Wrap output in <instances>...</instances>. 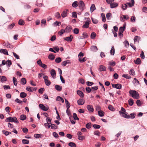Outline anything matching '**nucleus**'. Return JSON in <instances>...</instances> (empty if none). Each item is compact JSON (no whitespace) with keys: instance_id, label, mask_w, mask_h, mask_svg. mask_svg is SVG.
Returning <instances> with one entry per match:
<instances>
[{"instance_id":"obj_25","label":"nucleus","mask_w":147,"mask_h":147,"mask_svg":"<svg viewBox=\"0 0 147 147\" xmlns=\"http://www.w3.org/2000/svg\"><path fill=\"white\" fill-rule=\"evenodd\" d=\"M65 101L66 104V107L67 109H69L70 106V105L68 101L65 98Z\"/></svg>"},{"instance_id":"obj_39","label":"nucleus","mask_w":147,"mask_h":147,"mask_svg":"<svg viewBox=\"0 0 147 147\" xmlns=\"http://www.w3.org/2000/svg\"><path fill=\"white\" fill-rule=\"evenodd\" d=\"M92 124L91 123H88L86 125V128L88 129H89L91 127Z\"/></svg>"},{"instance_id":"obj_37","label":"nucleus","mask_w":147,"mask_h":147,"mask_svg":"<svg viewBox=\"0 0 147 147\" xmlns=\"http://www.w3.org/2000/svg\"><path fill=\"white\" fill-rule=\"evenodd\" d=\"M42 135L41 134H35L34 135V137L36 138H41Z\"/></svg>"},{"instance_id":"obj_24","label":"nucleus","mask_w":147,"mask_h":147,"mask_svg":"<svg viewBox=\"0 0 147 147\" xmlns=\"http://www.w3.org/2000/svg\"><path fill=\"white\" fill-rule=\"evenodd\" d=\"M98 115L101 117H103L105 113L102 111H98Z\"/></svg>"},{"instance_id":"obj_13","label":"nucleus","mask_w":147,"mask_h":147,"mask_svg":"<svg viewBox=\"0 0 147 147\" xmlns=\"http://www.w3.org/2000/svg\"><path fill=\"white\" fill-rule=\"evenodd\" d=\"M90 50L93 52H96L97 51L98 48L96 46H92L90 47Z\"/></svg>"},{"instance_id":"obj_48","label":"nucleus","mask_w":147,"mask_h":147,"mask_svg":"<svg viewBox=\"0 0 147 147\" xmlns=\"http://www.w3.org/2000/svg\"><path fill=\"white\" fill-rule=\"evenodd\" d=\"M22 142L23 144H27L29 143V141L26 139H23L22 140Z\"/></svg>"},{"instance_id":"obj_59","label":"nucleus","mask_w":147,"mask_h":147,"mask_svg":"<svg viewBox=\"0 0 147 147\" xmlns=\"http://www.w3.org/2000/svg\"><path fill=\"white\" fill-rule=\"evenodd\" d=\"M91 19L93 23L94 24H97L98 22V20L96 19H94L92 17L91 18Z\"/></svg>"},{"instance_id":"obj_35","label":"nucleus","mask_w":147,"mask_h":147,"mask_svg":"<svg viewBox=\"0 0 147 147\" xmlns=\"http://www.w3.org/2000/svg\"><path fill=\"white\" fill-rule=\"evenodd\" d=\"M13 83L14 85L15 86H16L18 82L17 79L14 77H13Z\"/></svg>"},{"instance_id":"obj_10","label":"nucleus","mask_w":147,"mask_h":147,"mask_svg":"<svg viewBox=\"0 0 147 147\" xmlns=\"http://www.w3.org/2000/svg\"><path fill=\"white\" fill-rule=\"evenodd\" d=\"M69 11L67 9L65 10L61 14L62 17L63 18H65L67 16V13Z\"/></svg>"},{"instance_id":"obj_44","label":"nucleus","mask_w":147,"mask_h":147,"mask_svg":"<svg viewBox=\"0 0 147 147\" xmlns=\"http://www.w3.org/2000/svg\"><path fill=\"white\" fill-rule=\"evenodd\" d=\"M93 127L95 129H98L100 127V126L98 125L94 124L92 125Z\"/></svg>"},{"instance_id":"obj_58","label":"nucleus","mask_w":147,"mask_h":147,"mask_svg":"<svg viewBox=\"0 0 147 147\" xmlns=\"http://www.w3.org/2000/svg\"><path fill=\"white\" fill-rule=\"evenodd\" d=\"M72 17L75 18H77V15L76 12L74 11L72 13Z\"/></svg>"},{"instance_id":"obj_36","label":"nucleus","mask_w":147,"mask_h":147,"mask_svg":"<svg viewBox=\"0 0 147 147\" xmlns=\"http://www.w3.org/2000/svg\"><path fill=\"white\" fill-rule=\"evenodd\" d=\"M101 16L102 17V21L103 22H105L106 20L105 14L103 13H102L101 14Z\"/></svg>"},{"instance_id":"obj_12","label":"nucleus","mask_w":147,"mask_h":147,"mask_svg":"<svg viewBox=\"0 0 147 147\" xmlns=\"http://www.w3.org/2000/svg\"><path fill=\"white\" fill-rule=\"evenodd\" d=\"M71 27L70 26H68L66 27L65 30L66 33H69L71 32Z\"/></svg>"},{"instance_id":"obj_42","label":"nucleus","mask_w":147,"mask_h":147,"mask_svg":"<svg viewBox=\"0 0 147 147\" xmlns=\"http://www.w3.org/2000/svg\"><path fill=\"white\" fill-rule=\"evenodd\" d=\"M18 24L20 25H24L25 23L23 20L20 19L19 21Z\"/></svg>"},{"instance_id":"obj_31","label":"nucleus","mask_w":147,"mask_h":147,"mask_svg":"<svg viewBox=\"0 0 147 147\" xmlns=\"http://www.w3.org/2000/svg\"><path fill=\"white\" fill-rule=\"evenodd\" d=\"M35 88L33 87H26V90L29 92H32L34 90Z\"/></svg>"},{"instance_id":"obj_16","label":"nucleus","mask_w":147,"mask_h":147,"mask_svg":"<svg viewBox=\"0 0 147 147\" xmlns=\"http://www.w3.org/2000/svg\"><path fill=\"white\" fill-rule=\"evenodd\" d=\"M99 70L100 71H105L106 68L103 65H100L99 66Z\"/></svg>"},{"instance_id":"obj_52","label":"nucleus","mask_w":147,"mask_h":147,"mask_svg":"<svg viewBox=\"0 0 147 147\" xmlns=\"http://www.w3.org/2000/svg\"><path fill=\"white\" fill-rule=\"evenodd\" d=\"M77 1H75L74 3H73L72 4V5L73 7H76L78 6V4H77Z\"/></svg>"},{"instance_id":"obj_38","label":"nucleus","mask_w":147,"mask_h":147,"mask_svg":"<svg viewBox=\"0 0 147 147\" xmlns=\"http://www.w3.org/2000/svg\"><path fill=\"white\" fill-rule=\"evenodd\" d=\"M0 77H1V78L0 81H1L2 82H5L7 81V78L5 76H2Z\"/></svg>"},{"instance_id":"obj_47","label":"nucleus","mask_w":147,"mask_h":147,"mask_svg":"<svg viewBox=\"0 0 147 147\" xmlns=\"http://www.w3.org/2000/svg\"><path fill=\"white\" fill-rule=\"evenodd\" d=\"M73 117L74 120H79V119L78 117L77 114L75 113H74L73 114Z\"/></svg>"},{"instance_id":"obj_18","label":"nucleus","mask_w":147,"mask_h":147,"mask_svg":"<svg viewBox=\"0 0 147 147\" xmlns=\"http://www.w3.org/2000/svg\"><path fill=\"white\" fill-rule=\"evenodd\" d=\"M118 4L116 3H112L110 4V7L111 8H113L116 7L118 6Z\"/></svg>"},{"instance_id":"obj_9","label":"nucleus","mask_w":147,"mask_h":147,"mask_svg":"<svg viewBox=\"0 0 147 147\" xmlns=\"http://www.w3.org/2000/svg\"><path fill=\"white\" fill-rule=\"evenodd\" d=\"M50 73L52 77L53 78H55L56 74L55 70L53 69H52L51 70Z\"/></svg>"},{"instance_id":"obj_17","label":"nucleus","mask_w":147,"mask_h":147,"mask_svg":"<svg viewBox=\"0 0 147 147\" xmlns=\"http://www.w3.org/2000/svg\"><path fill=\"white\" fill-rule=\"evenodd\" d=\"M48 58L49 59L53 60L54 59L55 56L53 54L51 53L48 56Z\"/></svg>"},{"instance_id":"obj_11","label":"nucleus","mask_w":147,"mask_h":147,"mask_svg":"<svg viewBox=\"0 0 147 147\" xmlns=\"http://www.w3.org/2000/svg\"><path fill=\"white\" fill-rule=\"evenodd\" d=\"M87 108L89 112H92L94 111V109L92 105H88Z\"/></svg>"},{"instance_id":"obj_64","label":"nucleus","mask_w":147,"mask_h":147,"mask_svg":"<svg viewBox=\"0 0 147 147\" xmlns=\"http://www.w3.org/2000/svg\"><path fill=\"white\" fill-rule=\"evenodd\" d=\"M124 43L125 44V46L126 47H128L129 46V43L127 41L125 40L124 42Z\"/></svg>"},{"instance_id":"obj_33","label":"nucleus","mask_w":147,"mask_h":147,"mask_svg":"<svg viewBox=\"0 0 147 147\" xmlns=\"http://www.w3.org/2000/svg\"><path fill=\"white\" fill-rule=\"evenodd\" d=\"M115 64V61H113L109 62V65L110 66H114Z\"/></svg>"},{"instance_id":"obj_57","label":"nucleus","mask_w":147,"mask_h":147,"mask_svg":"<svg viewBox=\"0 0 147 147\" xmlns=\"http://www.w3.org/2000/svg\"><path fill=\"white\" fill-rule=\"evenodd\" d=\"M130 118L131 119H134L135 117L136 114L134 113H132L130 114Z\"/></svg>"},{"instance_id":"obj_51","label":"nucleus","mask_w":147,"mask_h":147,"mask_svg":"<svg viewBox=\"0 0 147 147\" xmlns=\"http://www.w3.org/2000/svg\"><path fill=\"white\" fill-rule=\"evenodd\" d=\"M45 82L46 85L47 86H49L51 84V82L48 80H46L45 81Z\"/></svg>"},{"instance_id":"obj_19","label":"nucleus","mask_w":147,"mask_h":147,"mask_svg":"<svg viewBox=\"0 0 147 147\" xmlns=\"http://www.w3.org/2000/svg\"><path fill=\"white\" fill-rule=\"evenodd\" d=\"M20 82L22 84L24 85L26 84V80L25 78H22L21 79Z\"/></svg>"},{"instance_id":"obj_6","label":"nucleus","mask_w":147,"mask_h":147,"mask_svg":"<svg viewBox=\"0 0 147 147\" xmlns=\"http://www.w3.org/2000/svg\"><path fill=\"white\" fill-rule=\"evenodd\" d=\"M88 21H86L85 22V23L83 24L82 26V28H87L89 27V25L90 24L89 22H90V19L89 18H88Z\"/></svg>"},{"instance_id":"obj_30","label":"nucleus","mask_w":147,"mask_h":147,"mask_svg":"<svg viewBox=\"0 0 147 147\" xmlns=\"http://www.w3.org/2000/svg\"><path fill=\"white\" fill-rule=\"evenodd\" d=\"M115 88H116L117 89H120L121 88L122 85L121 84H115Z\"/></svg>"},{"instance_id":"obj_4","label":"nucleus","mask_w":147,"mask_h":147,"mask_svg":"<svg viewBox=\"0 0 147 147\" xmlns=\"http://www.w3.org/2000/svg\"><path fill=\"white\" fill-rule=\"evenodd\" d=\"M119 113L120 115L122 114V116L123 117L127 119H129L130 118V115H127V114H128V113H124L121 111H119Z\"/></svg>"},{"instance_id":"obj_50","label":"nucleus","mask_w":147,"mask_h":147,"mask_svg":"<svg viewBox=\"0 0 147 147\" xmlns=\"http://www.w3.org/2000/svg\"><path fill=\"white\" fill-rule=\"evenodd\" d=\"M96 36V34L94 32H92L91 34L90 37L92 39H94Z\"/></svg>"},{"instance_id":"obj_23","label":"nucleus","mask_w":147,"mask_h":147,"mask_svg":"<svg viewBox=\"0 0 147 147\" xmlns=\"http://www.w3.org/2000/svg\"><path fill=\"white\" fill-rule=\"evenodd\" d=\"M122 16L123 17V18H122V17H121L120 18V20L121 21L123 22L124 21L123 20V19H126L127 20L128 19H129V17L127 15H123Z\"/></svg>"},{"instance_id":"obj_5","label":"nucleus","mask_w":147,"mask_h":147,"mask_svg":"<svg viewBox=\"0 0 147 147\" xmlns=\"http://www.w3.org/2000/svg\"><path fill=\"white\" fill-rule=\"evenodd\" d=\"M39 107L41 109L45 111H47L49 109V107L48 106L45 107L42 104H39Z\"/></svg>"},{"instance_id":"obj_41","label":"nucleus","mask_w":147,"mask_h":147,"mask_svg":"<svg viewBox=\"0 0 147 147\" xmlns=\"http://www.w3.org/2000/svg\"><path fill=\"white\" fill-rule=\"evenodd\" d=\"M122 77L128 79H129L131 78V77L128 74H124L122 75Z\"/></svg>"},{"instance_id":"obj_2","label":"nucleus","mask_w":147,"mask_h":147,"mask_svg":"<svg viewBox=\"0 0 147 147\" xmlns=\"http://www.w3.org/2000/svg\"><path fill=\"white\" fill-rule=\"evenodd\" d=\"M6 122H14L16 123H18L19 121L17 120V119L16 117H9L7 118L5 120Z\"/></svg>"},{"instance_id":"obj_8","label":"nucleus","mask_w":147,"mask_h":147,"mask_svg":"<svg viewBox=\"0 0 147 147\" xmlns=\"http://www.w3.org/2000/svg\"><path fill=\"white\" fill-rule=\"evenodd\" d=\"M77 102L79 105H82L84 103L85 101L83 99L80 98L77 100Z\"/></svg>"},{"instance_id":"obj_14","label":"nucleus","mask_w":147,"mask_h":147,"mask_svg":"<svg viewBox=\"0 0 147 147\" xmlns=\"http://www.w3.org/2000/svg\"><path fill=\"white\" fill-rule=\"evenodd\" d=\"M77 93L81 97L83 98L84 97V94L82 91L78 90L77 91Z\"/></svg>"},{"instance_id":"obj_15","label":"nucleus","mask_w":147,"mask_h":147,"mask_svg":"<svg viewBox=\"0 0 147 147\" xmlns=\"http://www.w3.org/2000/svg\"><path fill=\"white\" fill-rule=\"evenodd\" d=\"M125 26H123V27H120L118 33L123 34L124 31L125 30Z\"/></svg>"},{"instance_id":"obj_26","label":"nucleus","mask_w":147,"mask_h":147,"mask_svg":"<svg viewBox=\"0 0 147 147\" xmlns=\"http://www.w3.org/2000/svg\"><path fill=\"white\" fill-rule=\"evenodd\" d=\"M115 49L113 46L111 47V49L110 50V53L111 55H113L115 54Z\"/></svg>"},{"instance_id":"obj_56","label":"nucleus","mask_w":147,"mask_h":147,"mask_svg":"<svg viewBox=\"0 0 147 147\" xmlns=\"http://www.w3.org/2000/svg\"><path fill=\"white\" fill-rule=\"evenodd\" d=\"M141 101L140 100H138L136 101V104L138 106H140L141 105Z\"/></svg>"},{"instance_id":"obj_45","label":"nucleus","mask_w":147,"mask_h":147,"mask_svg":"<svg viewBox=\"0 0 147 147\" xmlns=\"http://www.w3.org/2000/svg\"><path fill=\"white\" fill-rule=\"evenodd\" d=\"M55 61L57 63H59L61 61V59L60 57H58L56 58Z\"/></svg>"},{"instance_id":"obj_46","label":"nucleus","mask_w":147,"mask_h":147,"mask_svg":"<svg viewBox=\"0 0 147 147\" xmlns=\"http://www.w3.org/2000/svg\"><path fill=\"white\" fill-rule=\"evenodd\" d=\"M79 30L78 28H75L74 29L73 32L74 34H78L79 32Z\"/></svg>"},{"instance_id":"obj_54","label":"nucleus","mask_w":147,"mask_h":147,"mask_svg":"<svg viewBox=\"0 0 147 147\" xmlns=\"http://www.w3.org/2000/svg\"><path fill=\"white\" fill-rule=\"evenodd\" d=\"M65 32V30L63 29H61L60 31L58 32V34L60 36L62 35Z\"/></svg>"},{"instance_id":"obj_28","label":"nucleus","mask_w":147,"mask_h":147,"mask_svg":"<svg viewBox=\"0 0 147 147\" xmlns=\"http://www.w3.org/2000/svg\"><path fill=\"white\" fill-rule=\"evenodd\" d=\"M96 9V8L95 5L94 4H92L90 8L91 12H92Z\"/></svg>"},{"instance_id":"obj_63","label":"nucleus","mask_w":147,"mask_h":147,"mask_svg":"<svg viewBox=\"0 0 147 147\" xmlns=\"http://www.w3.org/2000/svg\"><path fill=\"white\" fill-rule=\"evenodd\" d=\"M86 90L87 92L88 93H90L91 91V89L89 87H86Z\"/></svg>"},{"instance_id":"obj_32","label":"nucleus","mask_w":147,"mask_h":147,"mask_svg":"<svg viewBox=\"0 0 147 147\" xmlns=\"http://www.w3.org/2000/svg\"><path fill=\"white\" fill-rule=\"evenodd\" d=\"M134 62L136 64L138 65L140 63L141 61L140 59L138 58L136 61L134 60Z\"/></svg>"},{"instance_id":"obj_1","label":"nucleus","mask_w":147,"mask_h":147,"mask_svg":"<svg viewBox=\"0 0 147 147\" xmlns=\"http://www.w3.org/2000/svg\"><path fill=\"white\" fill-rule=\"evenodd\" d=\"M129 93L131 97L134 98L138 99L140 98L139 93L136 90H130Z\"/></svg>"},{"instance_id":"obj_3","label":"nucleus","mask_w":147,"mask_h":147,"mask_svg":"<svg viewBox=\"0 0 147 147\" xmlns=\"http://www.w3.org/2000/svg\"><path fill=\"white\" fill-rule=\"evenodd\" d=\"M78 7L81 11H82L85 8V4L83 1H80Z\"/></svg>"},{"instance_id":"obj_49","label":"nucleus","mask_w":147,"mask_h":147,"mask_svg":"<svg viewBox=\"0 0 147 147\" xmlns=\"http://www.w3.org/2000/svg\"><path fill=\"white\" fill-rule=\"evenodd\" d=\"M86 60V58L85 57L83 58V59H79V61L80 63H83Z\"/></svg>"},{"instance_id":"obj_61","label":"nucleus","mask_w":147,"mask_h":147,"mask_svg":"<svg viewBox=\"0 0 147 147\" xmlns=\"http://www.w3.org/2000/svg\"><path fill=\"white\" fill-rule=\"evenodd\" d=\"M111 15V13H109L106 14V18L107 20H109L110 18V17Z\"/></svg>"},{"instance_id":"obj_62","label":"nucleus","mask_w":147,"mask_h":147,"mask_svg":"<svg viewBox=\"0 0 147 147\" xmlns=\"http://www.w3.org/2000/svg\"><path fill=\"white\" fill-rule=\"evenodd\" d=\"M140 57L142 59H144L145 58V56L144 52L143 51H142L140 55Z\"/></svg>"},{"instance_id":"obj_55","label":"nucleus","mask_w":147,"mask_h":147,"mask_svg":"<svg viewBox=\"0 0 147 147\" xmlns=\"http://www.w3.org/2000/svg\"><path fill=\"white\" fill-rule=\"evenodd\" d=\"M44 90L45 89L43 88H42L39 89L38 92L41 94H42Z\"/></svg>"},{"instance_id":"obj_22","label":"nucleus","mask_w":147,"mask_h":147,"mask_svg":"<svg viewBox=\"0 0 147 147\" xmlns=\"http://www.w3.org/2000/svg\"><path fill=\"white\" fill-rule=\"evenodd\" d=\"M0 53H3L4 54L8 55V52L6 49H2L0 50Z\"/></svg>"},{"instance_id":"obj_40","label":"nucleus","mask_w":147,"mask_h":147,"mask_svg":"<svg viewBox=\"0 0 147 147\" xmlns=\"http://www.w3.org/2000/svg\"><path fill=\"white\" fill-rule=\"evenodd\" d=\"M68 145L70 147H76V144L72 142H70L68 144Z\"/></svg>"},{"instance_id":"obj_43","label":"nucleus","mask_w":147,"mask_h":147,"mask_svg":"<svg viewBox=\"0 0 147 147\" xmlns=\"http://www.w3.org/2000/svg\"><path fill=\"white\" fill-rule=\"evenodd\" d=\"M51 129H56L57 128L58 126L57 125L55 124H51L50 125Z\"/></svg>"},{"instance_id":"obj_29","label":"nucleus","mask_w":147,"mask_h":147,"mask_svg":"<svg viewBox=\"0 0 147 147\" xmlns=\"http://www.w3.org/2000/svg\"><path fill=\"white\" fill-rule=\"evenodd\" d=\"M131 3H127V4L130 7H131L133 6L134 4V0H131Z\"/></svg>"},{"instance_id":"obj_20","label":"nucleus","mask_w":147,"mask_h":147,"mask_svg":"<svg viewBox=\"0 0 147 147\" xmlns=\"http://www.w3.org/2000/svg\"><path fill=\"white\" fill-rule=\"evenodd\" d=\"M55 89L57 91H61L62 89V87L59 85H56L55 86Z\"/></svg>"},{"instance_id":"obj_60","label":"nucleus","mask_w":147,"mask_h":147,"mask_svg":"<svg viewBox=\"0 0 147 147\" xmlns=\"http://www.w3.org/2000/svg\"><path fill=\"white\" fill-rule=\"evenodd\" d=\"M7 66L9 67L10 66V65L12 64V63L11 61L10 60H8L7 61Z\"/></svg>"},{"instance_id":"obj_27","label":"nucleus","mask_w":147,"mask_h":147,"mask_svg":"<svg viewBox=\"0 0 147 147\" xmlns=\"http://www.w3.org/2000/svg\"><path fill=\"white\" fill-rule=\"evenodd\" d=\"M128 102L129 105L131 106L134 104V100L132 98H130L128 100Z\"/></svg>"},{"instance_id":"obj_21","label":"nucleus","mask_w":147,"mask_h":147,"mask_svg":"<svg viewBox=\"0 0 147 147\" xmlns=\"http://www.w3.org/2000/svg\"><path fill=\"white\" fill-rule=\"evenodd\" d=\"M27 94L24 92H22L20 93V97L22 98H24L27 96Z\"/></svg>"},{"instance_id":"obj_34","label":"nucleus","mask_w":147,"mask_h":147,"mask_svg":"<svg viewBox=\"0 0 147 147\" xmlns=\"http://www.w3.org/2000/svg\"><path fill=\"white\" fill-rule=\"evenodd\" d=\"M26 119V116L25 115H22L20 116V119L22 120H24Z\"/></svg>"},{"instance_id":"obj_53","label":"nucleus","mask_w":147,"mask_h":147,"mask_svg":"<svg viewBox=\"0 0 147 147\" xmlns=\"http://www.w3.org/2000/svg\"><path fill=\"white\" fill-rule=\"evenodd\" d=\"M46 120L47 122V123H48L50 124L51 123L52 119L50 117H47L46 119Z\"/></svg>"},{"instance_id":"obj_7","label":"nucleus","mask_w":147,"mask_h":147,"mask_svg":"<svg viewBox=\"0 0 147 147\" xmlns=\"http://www.w3.org/2000/svg\"><path fill=\"white\" fill-rule=\"evenodd\" d=\"M73 36L71 35L67 37L63 38V39L68 42H71L72 41Z\"/></svg>"}]
</instances>
